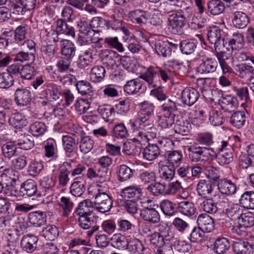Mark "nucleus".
<instances>
[{
	"instance_id": "obj_4",
	"label": "nucleus",
	"mask_w": 254,
	"mask_h": 254,
	"mask_svg": "<svg viewBox=\"0 0 254 254\" xmlns=\"http://www.w3.org/2000/svg\"><path fill=\"white\" fill-rule=\"evenodd\" d=\"M94 206L100 212L104 213L109 211L113 206V200L106 192H98L94 196Z\"/></svg>"
},
{
	"instance_id": "obj_55",
	"label": "nucleus",
	"mask_w": 254,
	"mask_h": 254,
	"mask_svg": "<svg viewBox=\"0 0 254 254\" xmlns=\"http://www.w3.org/2000/svg\"><path fill=\"white\" fill-rule=\"evenodd\" d=\"M76 87L79 93L82 95H91L92 87L90 83L86 80H80L76 82Z\"/></svg>"
},
{
	"instance_id": "obj_28",
	"label": "nucleus",
	"mask_w": 254,
	"mask_h": 254,
	"mask_svg": "<svg viewBox=\"0 0 254 254\" xmlns=\"http://www.w3.org/2000/svg\"><path fill=\"white\" fill-rule=\"evenodd\" d=\"M239 204L245 209H254V191H245L239 199Z\"/></svg>"
},
{
	"instance_id": "obj_7",
	"label": "nucleus",
	"mask_w": 254,
	"mask_h": 254,
	"mask_svg": "<svg viewBox=\"0 0 254 254\" xmlns=\"http://www.w3.org/2000/svg\"><path fill=\"white\" fill-rule=\"evenodd\" d=\"M223 34L224 32L216 26L209 27L207 29V39L210 43L214 44V47L225 43Z\"/></svg>"
},
{
	"instance_id": "obj_17",
	"label": "nucleus",
	"mask_w": 254,
	"mask_h": 254,
	"mask_svg": "<svg viewBox=\"0 0 254 254\" xmlns=\"http://www.w3.org/2000/svg\"><path fill=\"white\" fill-rule=\"evenodd\" d=\"M79 133L80 138L77 139V143H79L80 151L84 154H86L92 149L94 142L89 136L86 135L83 131L81 130Z\"/></svg>"
},
{
	"instance_id": "obj_30",
	"label": "nucleus",
	"mask_w": 254,
	"mask_h": 254,
	"mask_svg": "<svg viewBox=\"0 0 254 254\" xmlns=\"http://www.w3.org/2000/svg\"><path fill=\"white\" fill-rule=\"evenodd\" d=\"M160 147L155 144H149L143 150V158L148 161L156 159L160 155Z\"/></svg>"
},
{
	"instance_id": "obj_45",
	"label": "nucleus",
	"mask_w": 254,
	"mask_h": 254,
	"mask_svg": "<svg viewBox=\"0 0 254 254\" xmlns=\"http://www.w3.org/2000/svg\"><path fill=\"white\" fill-rule=\"evenodd\" d=\"M106 70L102 65H95L91 70L90 79L96 83L100 82L105 77Z\"/></svg>"
},
{
	"instance_id": "obj_40",
	"label": "nucleus",
	"mask_w": 254,
	"mask_h": 254,
	"mask_svg": "<svg viewBox=\"0 0 254 254\" xmlns=\"http://www.w3.org/2000/svg\"><path fill=\"white\" fill-rule=\"evenodd\" d=\"M9 123L16 128H21L27 125V122L22 114L16 113L11 115L9 119Z\"/></svg>"
},
{
	"instance_id": "obj_35",
	"label": "nucleus",
	"mask_w": 254,
	"mask_h": 254,
	"mask_svg": "<svg viewBox=\"0 0 254 254\" xmlns=\"http://www.w3.org/2000/svg\"><path fill=\"white\" fill-rule=\"evenodd\" d=\"M208 11L213 15L222 13L225 10L224 3L221 0H209L207 3Z\"/></svg>"
},
{
	"instance_id": "obj_9",
	"label": "nucleus",
	"mask_w": 254,
	"mask_h": 254,
	"mask_svg": "<svg viewBox=\"0 0 254 254\" xmlns=\"http://www.w3.org/2000/svg\"><path fill=\"white\" fill-rule=\"evenodd\" d=\"M140 217L145 221L151 224H156L160 221L159 212L154 208L144 207L140 210Z\"/></svg>"
},
{
	"instance_id": "obj_52",
	"label": "nucleus",
	"mask_w": 254,
	"mask_h": 254,
	"mask_svg": "<svg viewBox=\"0 0 254 254\" xmlns=\"http://www.w3.org/2000/svg\"><path fill=\"white\" fill-rule=\"evenodd\" d=\"M131 14L133 22L140 25L145 24L149 16L148 13L147 11L140 9H136L132 11Z\"/></svg>"
},
{
	"instance_id": "obj_64",
	"label": "nucleus",
	"mask_w": 254,
	"mask_h": 254,
	"mask_svg": "<svg viewBox=\"0 0 254 254\" xmlns=\"http://www.w3.org/2000/svg\"><path fill=\"white\" fill-rule=\"evenodd\" d=\"M85 190L84 183L81 181H75L71 185L70 193L76 197L80 196Z\"/></svg>"
},
{
	"instance_id": "obj_13",
	"label": "nucleus",
	"mask_w": 254,
	"mask_h": 254,
	"mask_svg": "<svg viewBox=\"0 0 254 254\" xmlns=\"http://www.w3.org/2000/svg\"><path fill=\"white\" fill-rule=\"evenodd\" d=\"M221 108L225 112L232 113L238 107V102L236 98L230 95L222 97L219 100Z\"/></svg>"
},
{
	"instance_id": "obj_48",
	"label": "nucleus",
	"mask_w": 254,
	"mask_h": 254,
	"mask_svg": "<svg viewBox=\"0 0 254 254\" xmlns=\"http://www.w3.org/2000/svg\"><path fill=\"white\" fill-rule=\"evenodd\" d=\"M182 160V154L177 151H173L169 152L167 154L165 163L177 168L179 167Z\"/></svg>"
},
{
	"instance_id": "obj_18",
	"label": "nucleus",
	"mask_w": 254,
	"mask_h": 254,
	"mask_svg": "<svg viewBox=\"0 0 254 254\" xmlns=\"http://www.w3.org/2000/svg\"><path fill=\"white\" fill-rule=\"evenodd\" d=\"M157 75L158 66H150L139 76V78L143 79L150 87L155 88L157 87L155 80Z\"/></svg>"
},
{
	"instance_id": "obj_61",
	"label": "nucleus",
	"mask_w": 254,
	"mask_h": 254,
	"mask_svg": "<svg viewBox=\"0 0 254 254\" xmlns=\"http://www.w3.org/2000/svg\"><path fill=\"white\" fill-rule=\"evenodd\" d=\"M45 155L47 157H53L57 151L56 141L53 139H49L44 143Z\"/></svg>"
},
{
	"instance_id": "obj_47",
	"label": "nucleus",
	"mask_w": 254,
	"mask_h": 254,
	"mask_svg": "<svg viewBox=\"0 0 254 254\" xmlns=\"http://www.w3.org/2000/svg\"><path fill=\"white\" fill-rule=\"evenodd\" d=\"M197 44L194 40L187 39L182 41L180 44L182 52L186 55L193 53L196 48Z\"/></svg>"
},
{
	"instance_id": "obj_43",
	"label": "nucleus",
	"mask_w": 254,
	"mask_h": 254,
	"mask_svg": "<svg viewBox=\"0 0 254 254\" xmlns=\"http://www.w3.org/2000/svg\"><path fill=\"white\" fill-rule=\"evenodd\" d=\"M47 129L46 124L42 122H35L29 126V132L33 136L38 137L43 135Z\"/></svg>"
},
{
	"instance_id": "obj_58",
	"label": "nucleus",
	"mask_w": 254,
	"mask_h": 254,
	"mask_svg": "<svg viewBox=\"0 0 254 254\" xmlns=\"http://www.w3.org/2000/svg\"><path fill=\"white\" fill-rule=\"evenodd\" d=\"M237 72L239 76L242 78L253 76L254 68L251 65L246 64H240L237 65Z\"/></svg>"
},
{
	"instance_id": "obj_26",
	"label": "nucleus",
	"mask_w": 254,
	"mask_h": 254,
	"mask_svg": "<svg viewBox=\"0 0 254 254\" xmlns=\"http://www.w3.org/2000/svg\"><path fill=\"white\" fill-rule=\"evenodd\" d=\"M177 208L181 214L188 217L194 215L196 210L194 203L187 200L179 202Z\"/></svg>"
},
{
	"instance_id": "obj_38",
	"label": "nucleus",
	"mask_w": 254,
	"mask_h": 254,
	"mask_svg": "<svg viewBox=\"0 0 254 254\" xmlns=\"http://www.w3.org/2000/svg\"><path fill=\"white\" fill-rule=\"evenodd\" d=\"M249 19L246 13L241 11H236L234 13L233 25L238 28L242 29L247 26Z\"/></svg>"
},
{
	"instance_id": "obj_59",
	"label": "nucleus",
	"mask_w": 254,
	"mask_h": 254,
	"mask_svg": "<svg viewBox=\"0 0 254 254\" xmlns=\"http://www.w3.org/2000/svg\"><path fill=\"white\" fill-rule=\"evenodd\" d=\"M238 224L244 228L253 226L254 225V214L252 212L243 213Z\"/></svg>"
},
{
	"instance_id": "obj_19",
	"label": "nucleus",
	"mask_w": 254,
	"mask_h": 254,
	"mask_svg": "<svg viewBox=\"0 0 254 254\" xmlns=\"http://www.w3.org/2000/svg\"><path fill=\"white\" fill-rule=\"evenodd\" d=\"M38 241V238L34 235L24 236L21 241V247L24 251L28 253H32L37 248Z\"/></svg>"
},
{
	"instance_id": "obj_14",
	"label": "nucleus",
	"mask_w": 254,
	"mask_h": 254,
	"mask_svg": "<svg viewBox=\"0 0 254 254\" xmlns=\"http://www.w3.org/2000/svg\"><path fill=\"white\" fill-rule=\"evenodd\" d=\"M121 196L124 199L127 200V198H130V200L137 201L142 196V190L138 187L129 186L123 189L121 192Z\"/></svg>"
},
{
	"instance_id": "obj_10",
	"label": "nucleus",
	"mask_w": 254,
	"mask_h": 254,
	"mask_svg": "<svg viewBox=\"0 0 254 254\" xmlns=\"http://www.w3.org/2000/svg\"><path fill=\"white\" fill-rule=\"evenodd\" d=\"M219 192L227 196L232 195L236 193L238 188L235 183L231 180L223 179L219 180L217 184Z\"/></svg>"
},
{
	"instance_id": "obj_62",
	"label": "nucleus",
	"mask_w": 254,
	"mask_h": 254,
	"mask_svg": "<svg viewBox=\"0 0 254 254\" xmlns=\"http://www.w3.org/2000/svg\"><path fill=\"white\" fill-rule=\"evenodd\" d=\"M8 244L6 248L14 246L13 245L19 240L21 235L20 231L18 229H10L7 232Z\"/></svg>"
},
{
	"instance_id": "obj_42",
	"label": "nucleus",
	"mask_w": 254,
	"mask_h": 254,
	"mask_svg": "<svg viewBox=\"0 0 254 254\" xmlns=\"http://www.w3.org/2000/svg\"><path fill=\"white\" fill-rule=\"evenodd\" d=\"M131 127L134 129L138 128L145 131L147 135L148 141L156 137V128L152 124L149 123V122L141 124L140 125H136V126H131Z\"/></svg>"
},
{
	"instance_id": "obj_32",
	"label": "nucleus",
	"mask_w": 254,
	"mask_h": 254,
	"mask_svg": "<svg viewBox=\"0 0 254 254\" xmlns=\"http://www.w3.org/2000/svg\"><path fill=\"white\" fill-rule=\"evenodd\" d=\"M93 204L92 202L88 199H85L80 202L75 212L79 217L93 213Z\"/></svg>"
},
{
	"instance_id": "obj_2",
	"label": "nucleus",
	"mask_w": 254,
	"mask_h": 254,
	"mask_svg": "<svg viewBox=\"0 0 254 254\" xmlns=\"http://www.w3.org/2000/svg\"><path fill=\"white\" fill-rule=\"evenodd\" d=\"M189 157L194 162L205 163L209 161L216 154V151L210 147H204L193 144L188 149Z\"/></svg>"
},
{
	"instance_id": "obj_44",
	"label": "nucleus",
	"mask_w": 254,
	"mask_h": 254,
	"mask_svg": "<svg viewBox=\"0 0 254 254\" xmlns=\"http://www.w3.org/2000/svg\"><path fill=\"white\" fill-rule=\"evenodd\" d=\"M2 155L5 158L10 159L14 157L17 151L16 144L15 142L8 141L1 146Z\"/></svg>"
},
{
	"instance_id": "obj_25",
	"label": "nucleus",
	"mask_w": 254,
	"mask_h": 254,
	"mask_svg": "<svg viewBox=\"0 0 254 254\" xmlns=\"http://www.w3.org/2000/svg\"><path fill=\"white\" fill-rule=\"evenodd\" d=\"M20 191L22 193L23 196L31 197L35 194L40 196V193H37V185L33 180H28L21 185Z\"/></svg>"
},
{
	"instance_id": "obj_31",
	"label": "nucleus",
	"mask_w": 254,
	"mask_h": 254,
	"mask_svg": "<svg viewBox=\"0 0 254 254\" xmlns=\"http://www.w3.org/2000/svg\"><path fill=\"white\" fill-rule=\"evenodd\" d=\"M125 250L127 251L130 254H140L143 252L144 247L138 239L131 238L128 240Z\"/></svg>"
},
{
	"instance_id": "obj_41",
	"label": "nucleus",
	"mask_w": 254,
	"mask_h": 254,
	"mask_svg": "<svg viewBox=\"0 0 254 254\" xmlns=\"http://www.w3.org/2000/svg\"><path fill=\"white\" fill-rule=\"evenodd\" d=\"M230 247L228 240L224 237L218 238L214 243V250L217 254H223Z\"/></svg>"
},
{
	"instance_id": "obj_12",
	"label": "nucleus",
	"mask_w": 254,
	"mask_h": 254,
	"mask_svg": "<svg viewBox=\"0 0 254 254\" xmlns=\"http://www.w3.org/2000/svg\"><path fill=\"white\" fill-rule=\"evenodd\" d=\"M197 224L204 232H210L214 230L215 227L214 220L206 214H201L198 216Z\"/></svg>"
},
{
	"instance_id": "obj_57",
	"label": "nucleus",
	"mask_w": 254,
	"mask_h": 254,
	"mask_svg": "<svg viewBox=\"0 0 254 254\" xmlns=\"http://www.w3.org/2000/svg\"><path fill=\"white\" fill-rule=\"evenodd\" d=\"M42 235L48 240L53 241L59 235L58 228L54 225H49L44 228L42 231Z\"/></svg>"
},
{
	"instance_id": "obj_3",
	"label": "nucleus",
	"mask_w": 254,
	"mask_h": 254,
	"mask_svg": "<svg viewBox=\"0 0 254 254\" xmlns=\"http://www.w3.org/2000/svg\"><path fill=\"white\" fill-rule=\"evenodd\" d=\"M140 110L138 113L137 118L134 122L130 123L131 126H136L145 123L149 122L150 118L153 114L154 106L151 103L144 101L140 104Z\"/></svg>"
},
{
	"instance_id": "obj_11",
	"label": "nucleus",
	"mask_w": 254,
	"mask_h": 254,
	"mask_svg": "<svg viewBox=\"0 0 254 254\" xmlns=\"http://www.w3.org/2000/svg\"><path fill=\"white\" fill-rule=\"evenodd\" d=\"M31 93L25 88H18L14 93V100L19 106L28 105L31 101Z\"/></svg>"
},
{
	"instance_id": "obj_6",
	"label": "nucleus",
	"mask_w": 254,
	"mask_h": 254,
	"mask_svg": "<svg viewBox=\"0 0 254 254\" xmlns=\"http://www.w3.org/2000/svg\"><path fill=\"white\" fill-rule=\"evenodd\" d=\"M169 29L172 33L180 34L182 33L183 28L187 23L185 16L180 13H175L169 16L168 18Z\"/></svg>"
},
{
	"instance_id": "obj_22",
	"label": "nucleus",
	"mask_w": 254,
	"mask_h": 254,
	"mask_svg": "<svg viewBox=\"0 0 254 254\" xmlns=\"http://www.w3.org/2000/svg\"><path fill=\"white\" fill-rule=\"evenodd\" d=\"M28 219L29 222L35 227H41L44 225L47 220L45 212L36 211L29 213Z\"/></svg>"
},
{
	"instance_id": "obj_15",
	"label": "nucleus",
	"mask_w": 254,
	"mask_h": 254,
	"mask_svg": "<svg viewBox=\"0 0 254 254\" xmlns=\"http://www.w3.org/2000/svg\"><path fill=\"white\" fill-rule=\"evenodd\" d=\"M232 248L235 254H252L247 239H235L232 244Z\"/></svg>"
},
{
	"instance_id": "obj_36",
	"label": "nucleus",
	"mask_w": 254,
	"mask_h": 254,
	"mask_svg": "<svg viewBox=\"0 0 254 254\" xmlns=\"http://www.w3.org/2000/svg\"><path fill=\"white\" fill-rule=\"evenodd\" d=\"M142 86V83L140 79L135 78L127 81L124 89L128 94H134L139 91Z\"/></svg>"
},
{
	"instance_id": "obj_37",
	"label": "nucleus",
	"mask_w": 254,
	"mask_h": 254,
	"mask_svg": "<svg viewBox=\"0 0 254 254\" xmlns=\"http://www.w3.org/2000/svg\"><path fill=\"white\" fill-rule=\"evenodd\" d=\"M161 165L159 170L160 177L166 181H171L175 176L176 168L166 163Z\"/></svg>"
},
{
	"instance_id": "obj_51",
	"label": "nucleus",
	"mask_w": 254,
	"mask_h": 254,
	"mask_svg": "<svg viewBox=\"0 0 254 254\" xmlns=\"http://www.w3.org/2000/svg\"><path fill=\"white\" fill-rule=\"evenodd\" d=\"M64 149L67 156L69 157L71 153L73 152L76 143L75 139L69 135H64L62 138Z\"/></svg>"
},
{
	"instance_id": "obj_21",
	"label": "nucleus",
	"mask_w": 254,
	"mask_h": 254,
	"mask_svg": "<svg viewBox=\"0 0 254 254\" xmlns=\"http://www.w3.org/2000/svg\"><path fill=\"white\" fill-rule=\"evenodd\" d=\"M139 141L138 138H133L131 141H127L124 144L123 152L129 156H138L141 152V145L139 143L136 144Z\"/></svg>"
},
{
	"instance_id": "obj_5",
	"label": "nucleus",
	"mask_w": 254,
	"mask_h": 254,
	"mask_svg": "<svg viewBox=\"0 0 254 254\" xmlns=\"http://www.w3.org/2000/svg\"><path fill=\"white\" fill-rule=\"evenodd\" d=\"M98 217L94 215V213L83 215L79 217V225L83 229H89L87 232V235L91 236L99 229V226L97 224Z\"/></svg>"
},
{
	"instance_id": "obj_63",
	"label": "nucleus",
	"mask_w": 254,
	"mask_h": 254,
	"mask_svg": "<svg viewBox=\"0 0 254 254\" xmlns=\"http://www.w3.org/2000/svg\"><path fill=\"white\" fill-rule=\"evenodd\" d=\"M147 190L154 195L158 196L165 192L166 185L164 184L159 182H153L149 185L147 188Z\"/></svg>"
},
{
	"instance_id": "obj_46",
	"label": "nucleus",
	"mask_w": 254,
	"mask_h": 254,
	"mask_svg": "<svg viewBox=\"0 0 254 254\" xmlns=\"http://www.w3.org/2000/svg\"><path fill=\"white\" fill-rule=\"evenodd\" d=\"M230 123L235 127L240 128L246 122V115L243 112H235L230 118Z\"/></svg>"
},
{
	"instance_id": "obj_56",
	"label": "nucleus",
	"mask_w": 254,
	"mask_h": 254,
	"mask_svg": "<svg viewBox=\"0 0 254 254\" xmlns=\"http://www.w3.org/2000/svg\"><path fill=\"white\" fill-rule=\"evenodd\" d=\"M160 206L165 215L171 216L175 215L176 205L172 201L167 199L163 200L161 202Z\"/></svg>"
},
{
	"instance_id": "obj_8",
	"label": "nucleus",
	"mask_w": 254,
	"mask_h": 254,
	"mask_svg": "<svg viewBox=\"0 0 254 254\" xmlns=\"http://www.w3.org/2000/svg\"><path fill=\"white\" fill-rule=\"evenodd\" d=\"M199 94L197 90L192 87H186L181 93V101L185 105L191 106L198 99Z\"/></svg>"
},
{
	"instance_id": "obj_16",
	"label": "nucleus",
	"mask_w": 254,
	"mask_h": 254,
	"mask_svg": "<svg viewBox=\"0 0 254 254\" xmlns=\"http://www.w3.org/2000/svg\"><path fill=\"white\" fill-rule=\"evenodd\" d=\"M214 184L210 180H201L197 185L196 191L199 196L206 198L211 195Z\"/></svg>"
},
{
	"instance_id": "obj_50",
	"label": "nucleus",
	"mask_w": 254,
	"mask_h": 254,
	"mask_svg": "<svg viewBox=\"0 0 254 254\" xmlns=\"http://www.w3.org/2000/svg\"><path fill=\"white\" fill-rule=\"evenodd\" d=\"M109 23L101 17H95L91 20L90 26L93 28H97L98 32L108 30L109 28Z\"/></svg>"
},
{
	"instance_id": "obj_23",
	"label": "nucleus",
	"mask_w": 254,
	"mask_h": 254,
	"mask_svg": "<svg viewBox=\"0 0 254 254\" xmlns=\"http://www.w3.org/2000/svg\"><path fill=\"white\" fill-rule=\"evenodd\" d=\"M135 172V170L131 169L128 166L121 165L118 167L117 171L118 179L120 182H126L133 177Z\"/></svg>"
},
{
	"instance_id": "obj_49",
	"label": "nucleus",
	"mask_w": 254,
	"mask_h": 254,
	"mask_svg": "<svg viewBox=\"0 0 254 254\" xmlns=\"http://www.w3.org/2000/svg\"><path fill=\"white\" fill-rule=\"evenodd\" d=\"M217 162L221 165L229 164L233 161V155L231 151H219L214 155Z\"/></svg>"
},
{
	"instance_id": "obj_27",
	"label": "nucleus",
	"mask_w": 254,
	"mask_h": 254,
	"mask_svg": "<svg viewBox=\"0 0 254 254\" xmlns=\"http://www.w3.org/2000/svg\"><path fill=\"white\" fill-rule=\"evenodd\" d=\"M61 52L65 58L71 60L75 54L74 45L68 40H63L60 41Z\"/></svg>"
},
{
	"instance_id": "obj_33",
	"label": "nucleus",
	"mask_w": 254,
	"mask_h": 254,
	"mask_svg": "<svg viewBox=\"0 0 254 254\" xmlns=\"http://www.w3.org/2000/svg\"><path fill=\"white\" fill-rule=\"evenodd\" d=\"M154 49L159 56L167 57L171 54V49L169 47V43L167 41L157 40L154 44Z\"/></svg>"
},
{
	"instance_id": "obj_29",
	"label": "nucleus",
	"mask_w": 254,
	"mask_h": 254,
	"mask_svg": "<svg viewBox=\"0 0 254 254\" xmlns=\"http://www.w3.org/2000/svg\"><path fill=\"white\" fill-rule=\"evenodd\" d=\"M31 44L30 53H26L24 52H19L15 55V60L19 62L27 61L29 63H33L35 60V53L36 50L34 48L35 43L33 41L28 43V44Z\"/></svg>"
},
{
	"instance_id": "obj_1",
	"label": "nucleus",
	"mask_w": 254,
	"mask_h": 254,
	"mask_svg": "<svg viewBox=\"0 0 254 254\" xmlns=\"http://www.w3.org/2000/svg\"><path fill=\"white\" fill-rule=\"evenodd\" d=\"M243 36L241 34H234L233 38L227 42H225L224 44L217 45L214 47L217 57L219 63L225 61L228 59L227 55V52L229 50L228 47H230L232 50L241 49L243 46Z\"/></svg>"
},
{
	"instance_id": "obj_53",
	"label": "nucleus",
	"mask_w": 254,
	"mask_h": 254,
	"mask_svg": "<svg viewBox=\"0 0 254 254\" xmlns=\"http://www.w3.org/2000/svg\"><path fill=\"white\" fill-rule=\"evenodd\" d=\"M118 202L120 206L125 207L128 213L132 214L137 213L138 208L136 201L125 199H118Z\"/></svg>"
},
{
	"instance_id": "obj_20",
	"label": "nucleus",
	"mask_w": 254,
	"mask_h": 254,
	"mask_svg": "<svg viewBox=\"0 0 254 254\" xmlns=\"http://www.w3.org/2000/svg\"><path fill=\"white\" fill-rule=\"evenodd\" d=\"M218 66V63L215 59L207 58L199 65L197 71L201 74H209L215 72Z\"/></svg>"
},
{
	"instance_id": "obj_24",
	"label": "nucleus",
	"mask_w": 254,
	"mask_h": 254,
	"mask_svg": "<svg viewBox=\"0 0 254 254\" xmlns=\"http://www.w3.org/2000/svg\"><path fill=\"white\" fill-rule=\"evenodd\" d=\"M243 207L240 204H233L229 206L225 210L227 217L231 221L238 220L239 222L240 218L243 214Z\"/></svg>"
},
{
	"instance_id": "obj_54",
	"label": "nucleus",
	"mask_w": 254,
	"mask_h": 254,
	"mask_svg": "<svg viewBox=\"0 0 254 254\" xmlns=\"http://www.w3.org/2000/svg\"><path fill=\"white\" fill-rule=\"evenodd\" d=\"M112 136L118 138H125L128 136L127 128L124 124H118L114 127Z\"/></svg>"
},
{
	"instance_id": "obj_34",
	"label": "nucleus",
	"mask_w": 254,
	"mask_h": 254,
	"mask_svg": "<svg viewBox=\"0 0 254 254\" xmlns=\"http://www.w3.org/2000/svg\"><path fill=\"white\" fill-rule=\"evenodd\" d=\"M128 239L121 234H114L110 239L111 246L119 250H125Z\"/></svg>"
},
{
	"instance_id": "obj_60",
	"label": "nucleus",
	"mask_w": 254,
	"mask_h": 254,
	"mask_svg": "<svg viewBox=\"0 0 254 254\" xmlns=\"http://www.w3.org/2000/svg\"><path fill=\"white\" fill-rule=\"evenodd\" d=\"M14 83V77L11 74L5 72L0 74V88H8L12 86Z\"/></svg>"
},
{
	"instance_id": "obj_39",
	"label": "nucleus",
	"mask_w": 254,
	"mask_h": 254,
	"mask_svg": "<svg viewBox=\"0 0 254 254\" xmlns=\"http://www.w3.org/2000/svg\"><path fill=\"white\" fill-rule=\"evenodd\" d=\"M191 128L190 123L183 119L177 120L174 126L175 131L182 135H187L190 132Z\"/></svg>"
}]
</instances>
